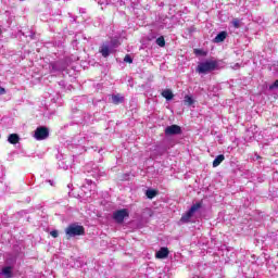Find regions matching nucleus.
Segmentation results:
<instances>
[{
	"label": "nucleus",
	"instance_id": "nucleus-24",
	"mask_svg": "<svg viewBox=\"0 0 278 278\" xmlns=\"http://www.w3.org/2000/svg\"><path fill=\"white\" fill-rule=\"evenodd\" d=\"M0 94H5V88L0 87Z\"/></svg>",
	"mask_w": 278,
	"mask_h": 278
},
{
	"label": "nucleus",
	"instance_id": "nucleus-6",
	"mask_svg": "<svg viewBox=\"0 0 278 278\" xmlns=\"http://www.w3.org/2000/svg\"><path fill=\"white\" fill-rule=\"evenodd\" d=\"M51 73H63L66 71V64L63 61H55L50 63Z\"/></svg>",
	"mask_w": 278,
	"mask_h": 278
},
{
	"label": "nucleus",
	"instance_id": "nucleus-27",
	"mask_svg": "<svg viewBox=\"0 0 278 278\" xmlns=\"http://www.w3.org/2000/svg\"><path fill=\"white\" fill-rule=\"evenodd\" d=\"M1 34H3V30L0 28V36H1Z\"/></svg>",
	"mask_w": 278,
	"mask_h": 278
},
{
	"label": "nucleus",
	"instance_id": "nucleus-21",
	"mask_svg": "<svg viewBox=\"0 0 278 278\" xmlns=\"http://www.w3.org/2000/svg\"><path fill=\"white\" fill-rule=\"evenodd\" d=\"M124 62L128 63V64H132L134 63V59H131V55L126 54L124 58Z\"/></svg>",
	"mask_w": 278,
	"mask_h": 278
},
{
	"label": "nucleus",
	"instance_id": "nucleus-2",
	"mask_svg": "<svg viewBox=\"0 0 278 278\" xmlns=\"http://www.w3.org/2000/svg\"><path fill=\"white\" fill-rule=\"evenodd\" d=\"M66 240L76 238V236H86V228L81 225L71 224L65 228Z\"/></svg>",
	"mask_w": 278,
	"mask_h": 278
},
{
	"label": "nucleus",
	"instance_id": "nucleus-8",
	"mask_svg": "<svg viewBox=\"0 0 278 278\" xmlns=\"http://www.w3.org/2000/svg\"><path fill=\"white\" fill-rule=\"evenodd\" d=\"M181 127L179 125H172L165 128V136H179Z\"/></svg>",
	"mask_w": 278,
	"mask_h": 278
},
{
	"label": "nucleus",
	"instance_id": "nucleus-3",
	"mask_svg": "<svg viewBox=\"0 0 278 278\" xmlns=\"http://www.w3.org/2000/svg\"><path fill=\"white\" fill-rule=\"evenodd\" d=\"M201 202H198L195 204H193L189 211L184 214L180 218V223H190V218H192L194 216V213L199 212V210H201Z\"/></svg>",
	"mask_w": 278,
	"mask_h": 278
},
{
	"label": "nucleus",
	"instance_id": "nucleus-15",
	"mask_svg": "<svg viewBox=\"0 0 278 278\" xmlns=\"http://www.w3.org/2000/svg\"><path fill=\"white\" fill-rule=\"evenodd\" d=\"M10 144H18V142L21 141V137H18V135L16 134H11L8 138Z\"/></svg>",
	"mask_w": 278,
	"mask_h": 278
},
{
	"label": "nucleus",
	"instance_id": "nucleus-9",
	"mask_svg": "<svg viewBox=\"0 0 278 278\" xmlns=\"http://www.w3.org/2000/svg\"><path fill=\"white\" fill-rule=\"evenodd\" d=\"M169 251L168 248H161L156 254H155V258L156 260H165V257L168 255Z\"/></svg>",
	"mask_w": 278,
	"mask_h": 278
},
{
	"label": "nucleus",
	"instance_id": "nucleus-20",
	"mask_svg": "<svg viewBox=\"0 0 278 278\" xmlns=\"http://www.w3.org/2000/svg\"><path fill=\"white\" fill-rule=\"evenodd\" d=\"M156 45H157L159 47H166V40H164V37H163V36H161V37H159V38L156 39Z\"/></svg>",
	"mask_w": 278,
	"mask_h": 278
},
{
	"label": "nucleus",
	"instance_id": "nucleus-1",
	"mask_svg": "<svg viewBox=\"0 0 278 278\" xmlns=\"http://www.w3.org/2000/svg\"><path fill=\"white\" fill-rule=\"evenodd\" d=\"M218 68L219 66L217 61L206 60L198 64L197 71L202 75H207V73H212V71H218Z\"/></svg>",
	"mask_w": 278,
	"mask_h": 278
},
{
	"label": "nucleus",
	"instance_id": "nucleus-23",
	"mask_svg": "<svg viewBox=\"0 0 278 278\" xmlns=\"http://www.w3.org/2000/svg\"><path fill=\"white\" fill-rule=\"evenodd\" d=\"M50 236H52V238H58L60 233L58 232V230H52L50 231Z\"/></svg>",
	"mask_w": 278,
	"mask_h": 278
},
{
	"label": "nucleus",
	"instance_id": "nucleus-18",
	"mask_svg": "<svg viewBox=\"0 0 278 278\" xmlns=\"http://www.w3.org/2000/svg\"><path fill=\"white\" fill-rule=\"evenodd\" d=\"M146 197L148 199H155V197H157V190H155V189H148L146 191Z\"/></svg>",
	"mask_w": 278,
	"mask_h": 278
},
{
	"label": "nucleus",
	"instance_id": "nucleus-13",
	"mask_svg": "<svg viewBox=\"0 0 278 278\" xmlns=\"http://www.w3.org/2000/svg\"><path fill=\"white\" fill-rule=\"evenodd\" d=\"M161 94L164 97V99H166V101H173L175 97V94H173V90L170 89H164Z\"/></svg>",
	"mask_w": 278,
	"mask_h": 278
},
{
	"label": "nucleus",
	"instance_id": "nucleus-5",
	"mask_svg": "<svg viewBox=\"0 0 278 278\" xmlns=\"http://www.w3.org/2000/svg\"><path fill=\"white\" fill-rule=\"evenodd\" d=\"M34 138H36V140H47V138H49V128L45 126L37 127Z\"/></svg>",
	"mask_w": 278,
	"mask_h": 278
},
{
	"label": "nucleus",
	"instance_id": "nucleus-19",
	"mask_svg": "<svg viewBox=\"0 0 278 278\" xmlns=\"http://www.w3.org/2000/svg\"><path fill=\"white\" fill-rule=\"evenodd\" d=\"M185 103H188V105H194L195 101H194V97H192V94H187L184 98Z\"/></svg>",
	"mask_w": 278,
	"mask_h": 278
},
{
	"label": "nucleus",
	"instance_id": "nucleus-17",
	"mask_svg": "<svg viewBox=\"0 0 278 278\" xmlns=\"http://www.w3.org/2000/svg\"><path fill=\"white\" fill-rule=\"evenodd\" d=\"M231 27H233L235 29H240V27H242V21L239 18H233L230 22Z\"/></svg>",
	"mask_w": 278,
	"mask_h": 278
},
{
	"label": "nucleus",
	"instance_id": "nucleus-11",
	"mask_svg": "<svg viewBox=\"0 0 278 278\" xmlns=\"http://www.w3.org/2000/svg\"><path fill=\"white\" fill-rule=\"evenodd\" d=\"M106 43H108L111 48H113L115 51H116V49H118V47H121V40H119L118 38H116V37L111 38V40H110V41H106Z\"/></svg>",
	"mask_w": 278,
	"mask_h": 278
},
{
	"label": "nucleus",
	"instance_id": "nucleus-14",
	"mask_svg": "<svg viewBox=\"0 0 278 278\" xmlns=\"http://www.w3.org/2000/svg\"><path fill=\"white\" fill-rule=\"evenodd\" d=\"M223 162H225V155H223V154L217 155L215 157V160L213 161V168L220 166V164H223Z\"/></svg>",
	"mask_w": 278,
	"mask_h": 278
},
{
	"label": "nucleus",
	"instance_id": "nucleus-22",
	"mask_svg": "<svg viewBox=\"0 0 278 278\" xmlns=\"http://www.w3.org/2000/svg\"><path fill=\"white\" fill-rule=\"evenodd\" d=\"M269 90H278V79L269 86Z\"/></svg>",
	"mask_w": 278,
	"mask_h": 278
},
{
	"label": "nucleus",
	"instance_id": "nucleus-7",
	"mask_svg": "<svg viewBox=\"0 0 278 278\" xmlns=\"http://www.w3.org/2000/svg\"><path fill=\"white\" fill-rule=\"evenodd\" d=\"M114 52L115 50L110 46V43H108V41L103 42L100 47L102 58H110V55H112Z\"/></svg>",
	"mask_w": 278,
	"mask_h": 278
},
{
	"label": "nucleus",
	"instance_id": "nucleus-4",
	"mask_svg": "<svg viewBox=\"0 0 278 278\" xmlns=\"http://www.w3.org/2000/svg\"><path fill=\"white\" fill-rule=\"evenodd\" d=\"M128 216H129V211H127V208H122L113 213V219L118 225L123 224L125 218H128Z\"/></svg>",
	"mask_w": 278,
	"mask_h": 278
},
{
	"label": "nucleus",
	"instance_id": "nucleus-12",
	"mask_svg": "<svg viewBox=\"0 0 278 278\" xmlns=\"http://www.w3.org/2000/svg\"><path fill=\"white\" fill-rule=\"evenodd\" d=\"M227 39V31H220L217 34V36L214 38L213 42L218 43V42H225Z\"/></svg>",
	"mask_w": 278,
	"mask_h": 278
},
{
	"label": "nucleus",
	"instance_id": "nucleus-10",
	"mask_svg": "<svg viewBox=\"0 0 278 278\" xmlns=\"http://www.w3.org/2000/svg\"><path fill=\"white\" fill-rule=\"evenodd\" d=\"M112 103H114L115 105H118L121 103H125V97H123V94H121V93L113 94L112 96Z\"/></svg>",
	"mask_w": 278,
	"mask_h": 278
},
{
	"label": "nucleus",
	"instance_id": "nucleus-25",
	"mask_svg": "<svg viewBox=\"0 0 278 278\" xmlns=\"http://www.w3.org/2000/svg\"><path fill=\"white\" fill-rule=\"evenodd\" d=\"M233 68H235V70L240 68V64L237 63V64L233 66Z\"/></svg>",
	"mask_w": 278,
	"mask_h": 278
},
{
	"label": "nucleus",
	"instance_id": "nucleus-26",
	"mask_svg": "<svg viewBox=\"0 0 278 278\" xmlns=\"http://www.w3.org/2000/svg\"><path fill=\"white\" fill-rule=\"evenodd\" d=\"M195 53H201V50H195Z\"/></svg>",
	"mask_w": 278,
	"mask_h": 278
},
{
	"label": "nucleus",
	"instance_id": "nucleus-16",
	"mask_svg": "<svg viewBox=\"0 0 278 278\" xmlns=\"http://www.w3.org/2000/svg\"><path fill=\"white\" fill-rule=\"evenodd\" d=\"M1 275H4V278H12V266H5L1 270Z\"/></svg>",
	"mask_w": 278,
	"mask_h": 278
}]
</instances>
